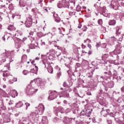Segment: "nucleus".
<instances>
[{
	"mask_svg": "<svg viewBox=\"0 0 124 124\" xmlns=\"http://www.w3.org/2000/svg\"><path fill=\"white\" fill-rule=\"evenodd\" d=\"M123 120L122 121V124H124V113L123 114Z\"/></svg>",
	"mask_w": 124,
	"mask_h": 124,
	"instance_id": "774afa93",
	"label": "nucleus"
},
{
	"mask_svg": "<svg viewBox=\"0 0 124 124\" xmlns=\"http://www.w3.org/2000/svg\"><path fill=\"white\" fill-rule=\"evenodd\" d=\"M37 35L38 37L41 38L42 36H43V33H42V32H39L38 33Z\"/></svg>",
	"mask_w": 124,
	"mask_h": 124,
	"instance_id": "09e8293b",
	"label": "nucleus"
},
{
	"mask_svg": "<svg viewBox=\"0 0 124 124\" xmlns=\"http://www.w3.org/2000/svg\"><path fill=\"white\" fill-rule=\"evenodd\" d=\"M87 26H84L82 28L83 31H87Z\"/></svg>",
	"mask_w": 124,
	"mask_h": 124,
	"instance_id": "bf43d9fd",
	"label": "nucleus"
},
{
	"mask_svg": "<svg viewBox=\"0 0 124 124\" xmlns=\"http://www.w3.org/2000/svg\"><path fill=\"white\" fill-rule=\"evenodd\" d=\"M103 93L104 92L102 90H100L99 93H98V94L97 95V98L98 99V100H100V105H102V106H105L106 104H105V102L102 100V98H103L101 96V94H103Z\"/></svg>",
	"mask_w": 124,
	"mask_h": 124,
	"instance_id": "1a4fd4ad",
	"label": "nucleus"
},
{
	"mask_svg": "<svg viewBox=\"0 0 124 124\" xmlns=\"http://www.w3.org/2000/svg\"><path fill=\"white\" fill-rule=\"evenodd\" d=\"M99 63H101V64H103L104 63V61L103 60H102L101 61H98L97 62Z\"/></svg>",
	"mask_w": 124,
	"mask_h": 124,
	"instance_id": "5fc2aeb1",
	"label": "nucleus"
},
{
	"mask_svg": "<svg viewBox=\"0 0 124 124\" xmlns=\"http://www.w3.org/2000/svg\"><path fill=\"white\" fill-rule=\"evenodd\" d=\"M69 1H70V2H71L72 3H73L74 5H75V0H69Z\"/></svg>",
	"mask_w": 124,
	"mask_h": 124,
	"instance_id": "680f3d73",
	"label": "nucleus"
},
{
	"mask_svg": "<svg viewBox=\"0 0 124 124\" xmlns=\"http://www.w3.org/2000/svg\"><path fill=\"white\" fill-rule=\"evenodd\" d=\"M58 111L57 113V116H58V117H60V119H62V114H63L64 113V108H63L62 107H59L58 108Z\"/></svg>",
	"mask_w": 124,
	"mask_h": 124,
	"instance_id": "ddd939ff",
	"label": "nucleus"
},
{
	"mask_svg": "<svg viewBox=\"0 0 124 124\" xmlns=\"http://www.w3.org/2000/svg\"><path fill=\"white\" fill-rule=\"evenodd\" d=\"M22 9L23 10H24L25 13H27V12H28V11H29V9L28 8V6H27L23 7V8H22Z\"/></svg>",
	"mask_w": 124,
	"mask_h": 124,
	"instance_id": "79ce46f5",
	"label": "nucleus"
},
{
	"mask_svg": "<svg viewBox=\"0 0 124 124\" xmlns=\"http://www.w3.org/2000/svg\"><path fill=\"white\" fill-rule=\"evenodd\" d=\"M69 2L66 0H62L58 1L57 4L58 8H65V7H69Z\"/></svg>",
	"mask_w": 124,
	"mask_h": 124,
	"instance_id": "f03ea898",
	"label": "nucleus"
},
{
	"mask_svg": "<svg viewBox=\"0 0 124 124\" xmlns=\"http://www.w3.org/2000/svg\"><path fill=\"white\" fill-rule=\"evenodd\" d=\"M8 30L11 31H15V28L13 25H9L8 27Z\"/></svg>",
	"mask_w": 124,
	"mask_h": 124,
	"instance_id": "2f4dec72",
	"label": "nucleus"
},
{
	"mask_svg": "<svg viewBox=\"0 0 124 124\" xmlns=\"http://www.w3.org/2000/svg\"><path fill=\"white\" fill-rule=\"evenodd\" d=\"M75 117L73 118H69L68 117H64L63 118V123H64V124H70V123H72V122H74V121H75Z\"/></svg>",
	"mask_w": 124,
	"mask_h": 124,
	"instance_id": "f8f14e48",
	"label": "nucleus"
},
{
	"mask_svg": "<svg viewBox=\"0 0 124 124\" xmlns=\"http://www.w3.org/2000/svg\"><path fill=\"white\" fill-rule=\"evenodd\" d=\"M19 5H20V7H22V8L23 7H25V6H27L26 5V2H25V1H24V0H20L19 1Z\"/></svg>",
	"mask_w": 124,
	"mask_h": 124,
	"instance_id": "393cba45",
	"label": "nucleus"
},
{
	"mask_svg": "<svg viewBox=\"0 0 124 124\" xmlns=\"http://www.w3.org/2000/svg\"><path fill=\"white\" fill-rule=\"evenodd\" d=\"M6 34H4L2 36V39L3 40V41H5V37H6Z\"/></svg>",
	"mask_w": 124,
	"mask_h": 124,
	"instance_id": "13d9d810",
	"label": "nucleus"
},
{
	"mask_svg": "<svg viewBox=\"0 0 124 124\" xmlns=\"http://www.w3.org/2000/svg\"><path fill=\"white\" fill-rule=\"evenodd\" d=\"M83 71L84 72L86 73V75L88 78H92L93 77V71H94V69L93 67H90V68H87L85 67L83 68Z\"/></svg>",
	"mask_w": 124,
	"mask_h": 124,
	"instance_id": "39448f33",
	"label": "nucleus"
},
{
	"mask_svg": "<svg viewBox=\"0 0 124 124\" xmlns=\"http://www.w3.org/2000/svg\"><path fill=\"white\" fill-rule=\"evenodd\" d=\"M106 87H108V88H113V87H114V82H113L112 81L108 82L107 84Z\"/></svg>",
	"mask_w": 124,
	"mask_h": 124,
	"instance_id": "aec40b11",
	"label": "nucleus"
},
{
	"mask_svg": "<svg viewBox=\"0 0 124 124\" xmlns=\"http://www.w3.org/2000/svg\"><path fill=\"white\" fill-rule=\"evenodd\" d=\"M62 76V73L61 72H58L57 74V79H60V77Z\"/></svg>",
	"mask_w": 124,
	"mask_h": 124,
	"instance_id": "49530a36",
	"label": "nucleus"
},
{
	"mask_svg": "<svg viewBox=\"0 0 124 124\" xmlns=\"http://www.w3.org/2000/svg\"><path fill=\"white\" fill-rule=\"evenodd\" d=\"M106 46H107V45H106V44H105V43H104V44H102L101 45V47H102V48H106Z\"/></svg>",
	"mask_w": 124,
	"mask_h": 124,
	"instance_id": "864d4df0",
	"label": "nucleus"
},
{
	"mask_svg": "<svg viewBox=\"0 0 124 124\" xmlns=\"http://www.w3.org/2000/svg\"><path fill=\"white\" fill-rule=\"evenodd\" d=\"M76 11L78 12H80V11H81V6H80L79 5H78L77 6Z\"/></svg>",
	"mask_w": 124,
	"mask_h": 124,
	"instance_id": "a18cd8bd",
	"label": "nucleus"
},
{
	"mask_svg": "<svg viewBox=\"0 0 124 124\" xmlns=\"http://www.w3.org/2000/svg\"><path fill=\"white\" fill-rule=\"evenodd\" d=\"M9 68H10L9 66H4L3 68V72H7V70H9Z\"/></svg>",
	"mask_w": 124,
	"mask_h": 124,
	"instance_id": "c9c22d12",
	"label": "nucleus"
},
{
	"mask_svg": "<svg viewBox=\"0 0 124 124\" xmlns=\"http://www.w3.org/2000/svg\"><path fill=\"white\" fill-rule=\"evenodd\" d=\"M117 22L115 20L112 19L108 21V25L109 26H115L116 25V23Z\"/></svg>",
	"mask_w": 124,
	"mask_h": 124,
	"instance_id": "5701e85b",
	"label": "nucleus"
},
{
	"mask_svg": "<svg viewBox=\"0 0 124 124\" xmlns=\"http://www.w3.org/2000/svg\"><path fill=\"white\" fill-rule=\"evenodd\" d=\"M35 84L34 82L32 83H30L28 85L26 88V93L27 94L29 95H32L34 93H35L38 89L36 88L35 87H33V84Z\"/></svg>",
	"mask_w": 124,
	"mask_h": 124,
	"instance_id": "f257e3e1",
	"label": "nucleus"
},
{
	"mask_svg": "<svg viewBox=\"0 0 124 124\" xmlns=\"http://www.w3.org/2000/svg\"><path fill=\"white\" fill-rule=\"evenodd\" d=\"M58 97V93L56 91H51L49 93V96L48 97V100H54L55 98Z\"/></svg>",
	"mask_w": 124,
	"mask_h": 124,
	"instance_id": "9d476101",
	"label": "nucleus"
},
{
	"mask_svg": "<svg viewBox=\"0 0 124 124\" xmlns=\"http://www.w3.org/2000/svg\"><path fill=\"white\" fill-rule=\"evenodd\" d=\"M7 72H3V77H8L9 76V74L7 73Z\"/></svg>",
	"mask_w": 124,
	"mask_h": 124,
	"instance_id": "37998d69",
	"label": "nucleus"
},
{
	"mask_svg": "<svg viewBox=\"0 0 124 124\" xmlns=\"http://www.w3.org/2000/svg\"><path fill=\"white\" fill-rule=\"evenodd\" d=\"M103 16H104V17H108L109 15L108 13H107V12H103L102 14H101Z\"/></svg>",
	"mask_w": 124,
	"mask_h": 124,
	"instance_id": "a19ab883",
	"label": "nucleus"
},
{
	"mask_svg": "<svg viewBox=\"0 0 124 124\" xmlns=\"http://www.w3.org/2000/svg\"><path fill=\"white\" fill-rule=\"evenodd\" d=\"M0 108V109H2V110H6V107L4 106V104H3V103H1Z\"/></svg>",
	"mask_w": 124,
	"mask_h": 124,
	"instance_id": "58836bf2",
	"label": "nucleus"
},
{
	"mask_svg": "<svg viewBox=\"0 0 124 124\" xmlns=\"http://www.w3.org/2000/svg\"><path fill=\"white\" fill-rule=\"evenodd\" d=\"M71 111V109H70V108H67L65 110V112L66 113V114H67L68 113H70Z\"/></svg>",
	"mask_w": 124,
	"mask_h": 124,
	"instance_id": "8fccbe9b",
	"label": "nucleus"
},
{
	"mask_svg": "<svg viewBox=\"0 0 124 124\" xmlns=\"http://www.w3.org/2000/svg\"><path fill=\"white\" fill-rule=\"evenodd\" d=\"M23 105H24V104H23V102L21 101H19L16 104V106L17 108H21V107H22Z\"/></svg>",
	"mask_w": 124,
	"mask_h": 124,
	"instance_id": "a878e982",
	"label": "nucleus"
},
{
	"mask_svg": "<svg viewBox=\"0 0 124 124\" xmlns=\"http://www.w3.org/2000/svg\"><path fill=\"white\" fill-rule=\"evenodd\" d=\"M111 75L112 74L113 76H117V71L115 69H111Z\"/></svg>",
	"mask_w": 124,
	"mask_h": 124,
	"instance_id": "f704fd0d",
	"label": "nucleus"
},
{
	"mask_svg": "<svg viewBox=\"0 0 124 124\" xmlns=\"http://www.w3.org/2000/svg\"><path fill=\"white\" fill-rule=\"evenodd\" d=\"M28 73H29V71H28L27 70H24L23 71V74H24V75H27V74H28Z\"/></svg>",
	"mask_w": 124,
	"mask_h": 124,
	"instance_id": "4d7b16f0",
	"label": "nucleus"
},
{
	"mask_svg": "<svg viewBox=\"0 0 124 124\" xmlns=\"http://www.w3.org/2000/svg\"><path fill=\"white\" fill-rule=\"evenodd\" d=\"M122 48H121V46H115V49H114V50L111 52V57H115L117 55H120V54H121V53H122Z\"/></svg>",
	"mask_w": 124,
	"mask_h": 124,
	"instance_id": "423d86ee",
	"label": "nucleus"
},
{
	"mask_svg": "<svg viewBox=\"0 0 124 124\" xmlns=\"http://www.w3.org/2000/svg\"><path fill=\"white\" fill-rule=\"evenodd\" d=\"M6 101H8L9 105H12L14 102L13 101H11L10 98H6Z\"/></svg>",
	"mask_w": 124,
	"mask_h": 124,
	"instance_id": "473e14b6",
	"label": "nucleus"
},
{
	"mask_svg": "<svg viewBox=\"0 0 124 124\" xmlns=\"http://www.w3.org/2000/svg\"><path fill=\"white\" fill-rule=\"evenodd\" d=\"M98 25H102V19H100L98 20Z\"/></svg>",
	"mask_w": 124,
	"mask_h": 124,
	"instance_id": "603ef678",
	"label": "nucleus"
},
{
	"mask_svg": "<svg viewBox=\"0 0 124 124\" xmlns=\"http://www.w3.org/2000/svg\"><path fill=\"white\" fill-rule=\"evenodd\" d=\"M14 55V51H7L3 53V56L6 57V58H8L9 59L10 62H11L12 61H13V55Z\"/></svg>",
	"mask_w": 124,
	"mask_h": 124,
	"instance_id": "6e6552de",
	"label": "nucleus"
},
{
	"mask_svg": "<svg viewBox=\"0 0 124 124\" xmlns=\"http://www.w3.org/2000/svg\"><path fill=\"white\" fill-rule=\"evenodd\" d=\"M44 110H45V107H44V105H43L42 104H40L37 110L38 114L42 115L44 112Z\"/></svg>",
	"mask_w": 124,
	"mask_h": 124,
	"instance_id": "9b49d317",
	"label": "nucleus"
},
{
	"mask_svg": "<svg viewBox=\"0 0 124 124\" xmlns=\"http://www.w3.org/2000/svg\"><path fill=\"white\" fill-rule=\"evenodd\" d=\"M25 105L26 106V110H28V107H29V106L31 105L29 103H25Z\"/></svg>",
	"mask_w": 124,
	"mask_h": 124,
	"instance_id": "3c124183",
	"label": "nucleus"
},
{
	"mask_svg": "<svg viewBox=\"0 0 124 124\" xmlns=\"http://www.w3.org/2000/svg\"><path fill=\"white\" fill-rule=\"evenodd\" d=\"M28 38L27 37H24L23 38H22V40H21V41H22V42H25V41H26V40H27Z\"/></svg>",
	"mask_w": 124,
	"mask_h": 124,
	"instance_id": "0e129e2a",
	"label": "nucleus"
},
{
	"mask_svg": "<svg viewBox=\"0 0 124 124\" xmlns=\"http://www.w3.org/2000/svg\"><path fill=\"white\" fill-rule=\"evenodd\" d=\"M31 121H30V120H29V119L26 118V119H24L23 120V124H30Z\"/></svg>",
	"mask_w": 124,
	"mask_h": 124,
	"instance_id": "7c9ffc66",
	"label": "nucleus"
},
{
	"mask_svg": "<svg viewBox=\"0 0 124 124\" xmlns=\"http://www.w3.org/2000/svg\"><path fill=\"white\" fill-rule=\"evenodd\" d=\"M115 30L117 35H120L121 34V27L117 26Z\"/></svg>",
	"mask_w": 124,
	"mask_h": 124,
	"instance_id": "412c9836",
	"label": "nucleus"
},
{
	"mask_svg": "<svg viewBox=\"0 0 124 124\" xmlns=\"http://www.w3.org/2000/svg\"><path fill=\"white\" fill-rule=\"evenodd\" d=\"M63 86L64 88H66L67 87V85H66V82H64L63 84Z\"/></svg>",
	"mask_w": 124,
	"mask_h": 124,
	"instance_id": "69168bd1",
	"label": "nucleus"
},
{
	"mask_svg": "<svg viewBox=\"0 0 124 124\" xmlns=\"http://www.w3.org/2000/svg\"><path fill=\"white\" fill-rule=\"evenodd\" d=\"M65 67H67V68L69 69V70H67V73L69 75H71V73H72V70H71V67L70 66V65L65 64Z\"/></svg>",
	"mask_w": 124,
	"mask_h": 124,
	"instance_id": "a211bd4d",
	"label": "nucleus"
},
{
	"mask_svg": "<svg viewBox=\"0 0 124 124\" xmlns=\"http://www.w3.org/2000/svg\"><path fill=\"white\" fill-rule=\"evenodd\" d=\"M34 83L35 84L36 86H37V85H40L42 89H44L45 87V82L42 81V79L40 78L34 79Z\"/></svg>",
	"mask_w": 124,
	"mask_h": 124,
	"instance_id": "0eeeda50",
	"label": "nucleus"
},
{
	"mask_svg": "<svg viewBox=\"0 0 124 124\" xmlns=\"http://www.w3.org/2000/svg\"><path fill=\"white\" fill-rule=\"evenodd\" d=\"M52 31L53 32H52V33L49 32L47 33V34H48V35H55V34H57V33H56V28H54L52 29Z\"/></svg>",
	"mask_w": 124,
	"mask_h": 124,
	"instance_id": "c756f323",
	"label": "nucleus"
},
{
	"mask_svg": "<svg viewBox=\"0 0 124 124\" xmlns=\"http://www.w3.org/2000/svg\"><path fill=\"white\" fill-rule=\"evenodd\" d=\"M30 40H31V42L34 41V37H30Z\"/></svg>",
	"mask_w": 124,
	"mask_h": 124,
	"instance_id": "e2e57ef3",
	"label": "nucleus"
},
{
	"mask_svg": "<svg viewBox=\"0 0 124 124\" xmlns=\"http://www.w3.org/2000/svg\"><path fill=\"white\" fill-rule=\"evenodd\" d=\"M6 94L5 92L0 88V95H4Z\"/></svg>",
	"mask_w": 124,
	"mask_h": 124,
	"instance_id": "ea45409f",
	"label": "nucleus"
},
{
	"mask_svg": "<svg viewBox=\"0 0 124 124\" xmlns=\"http://www.w3.org/2000/svg\"><path fill=\"white\" fill-rule=\"evenodd\" d=\"M80 118H82V117H84V116H86V113L84 111H82L80 112Z\"/></svg>",
	"mask_w": 124,
	"mask_h": 124,
	"instance_id": "c03bdc74",
	"label": "nucleus"
},
{
	"mask_svg": "<svg viewBox=\"0 0 124 124\" xmlns=\"http://www.w3.org/2000/svg\"><path fill=\"white\" fill-rule=\"evenodd\" d=\"M27 58V55H23L21 58L22 62H24L25 60H26Z\"/></svg>",
	"mask_w": 124,
	"mask_h": 124,
	"instance_id": "de8ad7c7",
	"label": "nucleus"
},
{
	"mask_svg": "<svg viewBox=\"0 0 124 124\" xmlns=\"http://www.w3.org/2000/svg\"><path fill=\"white\" fill-rule=\"evenodd\" d=\"M19 40H21L20 38H18V40H16L15 42V47L16 48V49H19V48H21V43L19 41Z\"/></svg>",
	"mask_w": 124,
	"mask_h": 124,
	"instance_id": "dca6fc26",
	"label": "nucleus"
},
{
	"mask_svg": "<svg viewBox=\"0 0 124 124\" xmlns=\"http://www.w3.org/2000/svg\"><path fill=\"white\" fill-rule=\"evenodd\" d=\"M101 115H102L104 117H107V112L106 110H103L101 111Z\"/></svg>",
	"mask_w": 124,
	"mask_h": 124,
	"instance_id": "c85d7f7f",
	"label": "nucleus"
},
{
	"mask_svg": "<svg viewBox=\"0 0 124 124\" xmlns=\"http://www.w3.org/2000/svg\"><path fill=\"white\" fill-rule=\"evenodd\" d=\"M105 79V78L103 77H100V76H98L97 77V80L99 82H102L103 80Z\"/></svg>",
	"mask_w": 124,
	"mask_h": 124,
	"instance_id": "72a5a7b5",
	"label": "nucleus"
},
{
	"mask_svg": "<svg viewBox=\"0 0 124 124\" xmlns=\"http://www.w3.org/2000/svg\"><path fill=\"white\" fill-rule=\"evenodd\" d=\"M62 94L63 97H67V98L69 97V93H66V92H65V91H63L62 93Z\"/></svg>",
	"mask_w": 124,
	"mask_h": 124,
	"instance_id": "cd10ccee",
	"label": "nucleus"
},
{
	"mask_svg": "<svg viewBox=\"0 0 124 124\" xmlns=\"http://www.w3.org/2000/svg\"><path fill=\"white\" fill-rule=\"evenodd\" d=\"M44 57H48L47 60H53L54 58H56V51L54 49H50L49 52H47L46 55H42V58H44Z\"/></svg>",
	"mask_w": 124,
	"mask_h": 124,
	"instance_id": "7ed1b4c3",
	"label": "nucleus"
},
{
	"mask_svg": "<svg viewBox=\"0 0 124 124\" xmlns=\"http://www.w3.org/2000/svg\"><path fill=\"white\" fill-rule=\"evenodd\" d=\"M105 76L107 77V78H109V77H111V75H112V72L111 71H109L108 72H105L104 73Z\"/></svg>",
	"mask_w": 124,
	"mask_h": 124,
	"instance_id": "4be33fe9",
	"label": "nucleus"
},
{
	"mask_svg": "<svg viewBox=\"0 0 124 124\" xmlns=\"http://www.w3.org/2000/svg\"><path fill=\"white\" fill-rule=\"evenodd\" d=\"M117 113H118L117 112H110L109 113V116H110V117H112V118H115V117H116V114Z\"/></svg>",
	"mask_w": 124,
	"mask_h": 124,
	"instance_id": "e433bc0d",
	"label": "nucleus"
},
{
	"mask_svg": "<svg viewBox=\"0 0 124 124\" xmlns=\"http://www.w3.org/2000/svg\"><path fill=\"white\" fill-rule=\"evenodd\" d=\"M123 38H124V36H121V37L119 38H117V40H118V41H120L121 42L122 40H123Z\"/></svg>",
	"mask_w": 124,
	"mask_h": 124,
	"instance_id": "6e6d98bb",
	"label": "nucleus"
},
{
	"mask_svg": "<svg viewBox=\"0 0 124 124\" xmlns=\"http://www.w3.org/2000/svg\"><path fill=\"white\" fill-rule=\"evenodd\" d=\"M36 117V113L35 112H32L31 113L29 118L30 120H31L32 121H34L35 120V118Z\"/></svg>",
	"mask_w": 124,
	"mask_h": 124,
	"instance_id": "f3484780",
	"label": "nucleus"
},
{
	"mask_svg": "<svg viewBox=\"0 0 124 124\" xmlns=\"http://www.w3.org/2000/svg\"><path fill=\"white\" fill-rule=\"evenodd\" d=\"M121 91L122 93H124V86L121 88Z\"/></svg>",
	"mask_w": 124,
	"mask_h": 124,
	"instance_id": "338daca9",
	"label": "nucleus"
},
{
	"mask_svg": "<svg viewBox=\"0 0 124 124\" xmlns=\"http://www.w3.org/2000/svg\"><path fill=\"white\" fill-rule=\"evenodd\" d=\"M43 64L45 65V67L47 69L48 72L49 73L52 74L54 71L53 70V63H50V62H47V60H45L43 62Z\"/></svg>",
	"mask_w": 124,
	"mask_h": 124,
	"instance_id": "20e7f679",
	"label": "nucleus"
},
{
	"mask_svg": "<svg viewBox=\"0 0 124 124\" xmlns=\"http://www.w3.org/2000/svg\"><path fill=\"white\" fill-rule=\"evenodd\" d=\"M42 123L44 124H48V119H47V117L45 116L42 118Z\"/></svg>",
	"mask_w": 124,
	"mask_h": 124,
	"instance_id": "b1692460",
	"label": "nucleus"
},
{
	"mask_svg": "<svg viewBox=\"0 0 124 124\" xmlns=\"http://www.w3.org/2000/svg\"><path fill=\"white\" fill-rule=\"evenodd\" d=\"M32 25V18H29V20L26 21L25 26L26 28H31Z\"/></svg>",
	"mask_w": 124,
	"mask_h": 124,
	"instance_id": "4468645a",
	"label": "nucleus"
},
{
	"mask_svg": "<svg viewBox=\"0 0 124 124\" xmlns=\"http://www.w3.org/2000/svg\"><path fill=\"white\" fill-rule=\"evenodd\" d=\"M82 63H83V64H84V66L83 68H84V67L85 68H90L89 67V62L88 61H84Z\"/></svg>",
	"mask_w": 124,
	"mask_h": 124,
	"instance_id": "bb28decb",
	"label": "nucleus"
},
{
	"mask_svg": "<svg viewBox=\"0 0 124 124\" xmlns=\"http://www.w3.org/2000/svg\"><path fill=\"white\" fill-rule=\"evenodd\" d=\"M29 47L30 49H35V44L31 43L29 45Z\"/></svg>",
	"mask_w": 124,
	"mask_h": 124,
	"instance_id": "4c0bfd02",
	"label": "nucleus"
},
{
	"mask_svg": "<svg viewBox=\"0 0 124 124\" xmlns=\"http://www.w3.org/2000/svg\"><path fill=\"white\" fill-rule=\"evenodd\" d=\"M14 36L16 38H22V36H23V32L20 31H16V32Z\"/></svg>",
	"mask_w": 124,
	"mask_h": 124,
	"instance_id": "2eb2a0df",
	"label": "nucleus"
},
{
	"mask_svg": "<svg viewBox=\"0 0 124 124\" xmlns=\"http://www.w3.org/2000/svg\"><path fill=\"white\" fill-rule=\"evenodd\" d=\"M53 16L55 19V22H56V23H60V22H61V18L59 17V16H58V14H54L53 15Z\"/></svg>",
	"mask_w": 124,
	"mask_h": 124,
	"instance_id": "6ab92c4d",
	"label": "nucleus"
},
{
	"mask_svg": "<svg viewBox=\"0 0 124 124\" xmlns=\"http://www.w3.org/2000/svg\"><path fill=\"white\" fill-rule=\"evenodd\" d=\"M91 63H92V65H93L94 66H96V65H97V64H96V62H92Z\"/></svg>",
	"mask_w": 124,
	"mask_h": 124,
	"instance_id": "052dcab7",
	"label": "nucleus"
}]
</instances>
